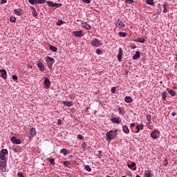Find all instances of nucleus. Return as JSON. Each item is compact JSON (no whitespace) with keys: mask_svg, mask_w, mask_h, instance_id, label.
<instances>
[{"mask_svg":"<svg viewBox=\"0 0 177 177\" xmlns=\"http://www.w3.org/2000/svg\"><path fill=\"white\" fill-rule=\"evenodd\" d=\"M117 132H118V130L116 129L115 131L111 130L108 131L106 134V140H112V139H114L117 136Z\"/></svg>","mask_w":177,"mask_h":177,"instance_id":"f257e3e1","label":"nucleus"},{"mask_svg":"<svg viewBox=\"0 0 177 177\" xmlns=\"http://www.w3.org/2000/svg\"><path fill=\"white\" fill-rule=\"evenodd\" d=\"M8 149H2L0 151V160L1 161H6V156H8Z\"/></svg>","mask_w":177,"mask_h":177,"instance_id":"f03ea898","label":"nucleus"},{"mask_svg":"<svg viewBox=\"0 0 177 177\" xmlns=\"http://www.w3.org/2000/svg\"><path fill=\"white\" fill-rule=\"evenodd\" d=\"M91 45L92 46H94L95 48H99V46H102V43H100V41H99V39L94 38L92 39Z\"/></svg>","mask_w":177,"mask_h":177,"instance_id":"7ed1b4c3","label":"nucleus"},{"mask_svg":"<svg viewBox=\"0 0 177 177\" xmlns=\"http://www.w3.org/2000/svg\"><path fill=\"white\" fill-rule=\"evenodd\" d=\"M47 64H48V68H52L53 64H55V59L50 57H46Z\"/></svg>","mask_w":177,"mask_h":177,"instance_id":"20e7f679","label":"nucleus"},{"mask_svg":"<svg viewBox=\"0 0 177 177\" xmlns=\"http://www.w3.org/2000/svg\"><path fill=\"white\" fill-rule=\"evenodd\" d=\"M115 26L118 27V28H124L125 27V23L124 21L118 19V21H115Z\"/></svg>","mask_w":177,"mask_h":177,"instance_id":"39448f33","label":"nucleus"},{"mask_svg":"<svg viewBox=\"0 0 177 177\" xmlns=\"http://www.w3.org/2000/svg\"><path fill=\"white\" fill-rule=\"evenodd\" d=\"M0 171L6 172V160H0Z\"/></svg>","mask_w":177,"mask_h":177,"instance_id":"423d86ee","label":"nucleus"},{"mask_svg":"<svg viewBox=\"0 0 177 177\" xmlns=\"http://www.w3.org/2000/svg\"><path fill=\"white\" fill-rule=\"evenodd\" d=\"M158 136H160V131L157 129H155L151 133V138H152V139H158Z\"/></svg>","mask_w":177,"mask_h":177,"instance_id":"0eeeda50","label":"nucleus"},{"mask_svg":"<svg viewBox=\"0 0 177 177\" xmlns=\"http://www.w3.org/2000/svg\"><path fill=\"white\" fill-rule=\"evenodd\" d=\"M30 137L29 139L30 140H31V139H32V138H34V136H35L37 135V131L35 130V128L32 127L30 129Z\"/></svg>","mask_w":177,"mask_h":177,"instance_id":"6e6552de","label":"nucleus"},{"mask_svg":"<svg viewBox=\"0 0 177 177\" xmlns=\"http://www.w3.org/2000/svg\"><path fill=\"white\" fill-rule=\"evenodd\" d=\"M37 67H39L40 71H44V70H45V65L44 64V62L41 60H39L37 62Z\"/></svg>","mask_w":177,"mask_h":177,"instance_id":"1a4fd4ad","label":"nucleus"},{"mask_svg":"<svg viewBox=\"0 0 177 177\" xmlns=\"http://www.w3.org/2000/svg\"><path fill=\"white\" fill-rule=\"evenodd\" d=\"M10 140L14 145H21L20 139H17L16 137H11Z\"/></svg>","mask_w":177,"mask_h":177,"instance_id":"9d476101","label":"nucleus"},{"mask_svg":"<svg viewBox=\"0 0 177 177\" xmlns=\"http://www.w3.org/2000/svg\"><path fill=\"white\" fill-rule=\"evenodd\" d=\"M44 85L46 88H49L50 86V80H49L48 77H45Z\"/></svg>","mask_w":177,"mask_h":177,"instance_id":"9b49d317","label":"nucleus"},{"mask_svg":"<svg viewBox=\"0 0 177 177\" xmlns=\"http://www.w3.org/2000/svg\"><path fill=\"white\" fill-rule=\"evenodd\" d=\"M122 55H123L122 48H119V53H118V62H122Z\"/></svg>","mask_w":177,"mask_h":177,"instance_id":"f8f14e48","label":"nucleus"},{"mask_svg":"<svg viewBox=\"0 0 177 177\" xmlns=\"http://www.w3.org/2000/svg\"><path fill=\"white\" fill-rule=\"evenodd\" d=\"M0 74H1V77L3 78V80H6L7 78V73H6V70L5 69H0Z\"/></svg>","mask_w":177,"mask_h":177,"instance_id":"ddd939ff","label":"nucleus"},{"mask_svg":"<svg viewBox=\"0 0 177 177\" xmlns=\"http://www.w3.org/2000/svg\"><path fill=\"white\" fill-rule=\"evenodd\" d=\"M61 103L67 107H71L73 104V101H62Z\"/></svg>","mask_w":177,"mask_h":177,"instance_id":"4468645a","label":"nucleus"},{"mask_svg":"<svg viewBox=\"0 0 177 177\" xmlns=\"http://www.w3.org/2000/svg\"><path fill=\"white\" fill-rule=\"evenodd\" d=\"M73 35L75 37H81L84 36V34H82V30L73 31Z\"/></svg>","mask_w":177,"mask_h":177,"instance_id":"2eb2a0df","label":"nucleus"},{"mask_svg":"<svg viewBox=\"0 0 177 177\" xmlns=\"http://www.w3.org/2000/svg\"><path fill=\"white\" fill-rule=\"evenodd\" d=\"M82 26L84 28H86V30H91V28H92V26H91V25L86 24V22H82Z\"/></svg>","mask_w":177,"mask_h":177,"instance_id":"dca6fc26","label":"nucleus"},{"mask_svg":"<svg viewBox=\"0 0 177 177\" xmlns=\"http://www.w3.org/2000/svg\"><path fill=\"white\" fill-rule=\"evenodd\" d=\"M14 12L17 16H21L23 15V10L20 8L15 9Z\"/></svg>","mask_w":177,"mask_h":177,"instance_id":"f3484780","label":"nucleus"},{"mask_svg":"<svg viewBox=\"0 0 177 177\" xmlns=\"http://www.w3.org/2000/svg\"><path fill=\"white\" fill-rule=\"evenodd\" d=\"M124 102H126V103H132L133 102V99H132V97L131 96H127L124 97Z\"/></svg>","mask_w":177,"mask_h":177,"instance_id":"a211bd4d","label":"nucleus"},{"mask_svg":"<svg viewBox=\"0 0 177 177\" xmlns=\"http://www.w3.org/2000/svg\"><path fill=\"white\" fill-rule=\"evenodd\" d=\"M118 110L119 114H121V115H124V114H125V108L118 107Z\"/></svg>","mask_w":177,"mask_h":177,"instance_id":"6ab92c4d","label":"nucleus"},{"mask_svg":"<svg viewBox=\"0 0 177 177\" xmlns=\"http://www.w3.org/2000/svg\"><path fill=\"white\" fill-rule=\"evenodd\" d=\"M123 132L126 133V135H129V129L127 126L124 125L122 127Z\"/></svg>","mask_w":177,"mask_h":177,"instance_id":"aec40b11","label":"nucleus"},{"mask_svg":"<svg viewBox=\"0 0 177 177\" xmlns=\"http://www.w3.org/2000/svg\"><path fill=\"white\" fill-rule=\"evenodd\" d=\"M140 57V52L136 51V54L133 56V60H138Z\"/></svg>","mask_w":177,"mask_h":177,"instance_id":"412c9836","label":"nucleus"},{"mask_svg":"<svg viewBox=\"0 0 177 177\" xmlns=\"http://www.w3.org/2000/svg\"><path fill=\"white\" fill-rule=\"evenodd\" d=\"M145 177H151V171L145 170L144 174Z\"/></svg>","mask_w":177,"mask_h":177,"instance_id":"4be33fe9","label":"nucleus"},{"mask_svg":"<svg viewBox=\"0 0 177 177\" xmlns=\"http://www.w3.org/2000/svg\"><path fill=\"white\" fill-rule=\"evenodd\" d=\"M111 121L112 122H115L116 124H120V122H121V120H120V118H112Z\"/></svg>","mask_w":177,"mask_h":177,"instance_id":"5701e85b","label":"nucleus"},{"mask_svg":"<svg viewBox=\"0 0 177 177\" xmlns=\"http://www.w3.org/2000/svg\"><path fill=\"white\" fill-rule=\"evenodd\" d=\"M145 41L146 40L145 39V38H137L136 39V42H140V44H145Z\"/></svg>","mask_w":177,"mask_h":177,"instance_id":"b1692460","label":"nucleus"},{"mask_svg":"<svg viewBox=\"0 0 177 177\" xmlns=\"http://www.w3.org/2000/svg\"><path fill=\"white\" fill-rule=\"evenodd\" d=\"M167 96H168V93H167V91H163L162 93V98L163 100H167Z\"/></svg>","mask_w":177,"mask_h":177,"instance_id":"393cba45","label":"nucleus"},{"mask_svg":"<svg viewBox=\"0 0 177 177\" xmlns=\"http://www.w3.org/2000/svg\"><path fill=\"white\" fill-rule=\"evenodd\" d=\"M47 160L48 161H50V163L51 164V165H55V158H47Z\"/></svg>","mask_w":177,"mask_h":177,"instance_id":"a878e982","label":"nucleus"},{"mask_svg":"<svg viewBox=\"0 0 177 177\" xmlns=\"http://www.w3.org/2000/svg\"><path fill=\"white\" fill-rule=\"evenodd\" d=\"M50 49L52 50V52H57V48L55 47L53 45H50Z\"/></svg>","mask_w":177,"mask_h":177,"instance_id":"bb28decb","label":"nucleus"},{"mask_svg":"<svg viewBox=\"0 0 177 177\" xmlns=\"http://www.w3.org/2000/svg\"><path fill=\"white\" fill-rule=\"evenodd\" d=\"M127 167L131 169V168L136 167V163H135V162H132L131 165H127Z\"/></svg>","mask_w":177,"mask_h":177,"instance_id":"cd10ccee","label":"nucleus"},{"mask_svg":"<svg viewBox=\"0 0 177 177\" xmlns=\"http://www.w3.org/2000/svg\"><path fill=\"white\" fill-rule=\"evenodd\" d=\"M95 154L98 158H102V151H98Z\"/></svg>","mask_w":177,"mask_h":177,"instance_id":"c85d7f7f","label":"nucleus"},{"mask_svg":"<svg viewBox=\"0 0 177 177\" xmlns=\"http://www.w3.org/2000/svg\"><path fill=\"white\" fill-rule=\"evenodd\" d=\"M46 2V0H35V3L41 4V3H45Z\"/></svg>","mask_w":177,"mask_h":177,"instance_id":"c756f323","label":"nucleus"},{"mask_svg":"<svg viewBox=\"0 0 177 177\" xmlns=\"http://www.w3.org/2000/svg\"><path fill=\"white\" fill-rule=\"evenodd\" d=\"M147 5H151V6H153L154 5V1L153 0H147Z\"/></svg>","mask_w":177,"mask_h":177,"instance_id":"7c9ffc66","label":"nucleus"},{"mask_svg":"<svg viewBox=\"0 0 177 177\" xmlns=\"http://www.w3.org/2000/svg\"><path fill=\"white\" fill-rule=\"evenodd\" d=\"M61 153L64 154V156H66V154H68V151L66 149H61Z\"/></svg>","mask_w":177,"mask_h":177,"instance_id":"2f4dec72","label":"nucleus"},{"mask_svg":"<svg viewBox=\"0 0 177 177\" xmlns=\"http://www.w3.org/2000/svg\"><path fill=\"white\" fill-rule=\"evenodd\" d=\"M62 24H64V21L59 19L57 22V26H62Z\"/></svg>","mask_w":177,"mask_h":177,"instance_id":"473e14b6","label":"nucleus"},{"mask_svg":"<svg viewBox=\"0 0 177 177\" xmlns=\"http://www.w3.org/2000/svg\"><path fill=\"white\" fill-rule=\"evenodd\" d=\"M118 35L120 36V37H123L124 38H125V37H127V33L125 32H120L118 33Z\"/></svg>","mask_w":177,"mask_h":177,"instance_id":"72a5a7b5","label":"nucleus"},{"mask_svg":"<svg viewBox=\"0 0 177 177\" xmlns=\"http://www.w3.org/2000/svg\"><path fill=\"white\" fill-rule=\"evenodd\" d=\"M85 169L86 171H87L88 172H91V171H92V169L91 168V167L89 165H86L85 166Z\"/></svg>","mask_w":177,"mask_h":177,"instance_id":"f704fd0d","label":"nucleus"},{"mask_svg":"<svg viewBox=\"0 0 177 177\" xmlns=\"http://www.w3.org/2000/svg\"><path fill=\"white\" fill-rule=\"evenodd\" d=\"M169 95H171V96H175V95H176V93H175V91L174 90L169 91Z\"/></svg>","mask_w":177,"mask_h":177,"instance_id":"c9c22d12","label":"nucleus"},{"mask_svg":"<svg viewBox=\"0 0 177 177\" xmlns=\"http://www.w3.org/2000/svg\"><path fill=\"white\" fill-rule=\"evenodd\" d=\"M10 21H11V23H15L16 22V17H11L10 18Z\"/></svg>","mask_w":177,"mask_h":177,"instance_id":"e433bc0d","label":"nucleus"},{"mask_svg":"<svg viewBox=\"0 0 177 177\" xmlns=\"http://www.w3.org/2000/svg\"><path fill=\"white\" fill-rule=\"evenodd\" d=\"M162 8H163V13H167V12L168 11V10L167 9V6L166 4H164L162 6Z\"/></svg>","mask_w":177,"mask_h":177,"instance_id":"4c0bfd02","label":"nucleus"},{"mask_svg":"<svg viewBox=\"0 0 177 177\" xmlns=\"http://www.w3.org/2000/svg\"><path fill=\"white\" fill-rule=\"evenodd\" d=\"M60 6H62V3H55L53 8H60Z\"/></svg>","mask_w":177,"mask_h":177,"instance_id":"58836bf2","label":"nucleus"},{"mask_svg":"<svg viewBox=\"0 0 177 177\" xmlns=\"http://www.w3.org/2000/svg\"><path fill=\"white\" fill-rule=\"evenodd\" d=\"M146 120H147V121H150L151 120V115H150V114L147 115Z\"/></svg>","mask_w":177,"mask_h":177,"instance_id":"ea45409f","label":"nucleus"},{"mask_svg":"<svg viewBox=\"0 0 177 177\" xmlns=\"http://www.w3.org/2000/svg\"><path fill=\"white\" fill-rule=\"evenodd\" d=\"M47 5H48L49 6H52L53 8L54 6V3H53V1H47Z\"/></svg>","mask_w":177,"mask_h":177,"instance_id":"a19ab883","label":"nucleus"},{"mask_svg":"<svg viewBox=\"0 0 177 177\" xmlns=\"http://www.w3.org/2000/svg\"><path fill=\"white\" fill-rule=\"evenodd\" d=\"M95 53H96L97 55H102V50H100V49H97L96 51H95Z\"/></svg>","mask_w":177,"mask_h":177,"instance_id":"79ce46f5","label":"nucleus"},{"mask_svg":"<svg viewBox=\"0 0 177 177\" xmlns=\"http://www.w3.org/2000/svg\"><path fill=\"white\" fill-rule=\"evenodd\" d=\"M32 13L33 17H37V16H38V13L37 12V10L32 11Z\"/></svg>","mask_w":177,"mask_h":177,"instance_id":"37998d69","label":"nucleus"},{"mask_svg":"<svg viewBox=\"0 0 177 177\" xmlns=\"http://www.w3.org/2000/svg\"><path fill=\"white\" fill-rule=\"evenodd\" d=\"M136 133H139V132H140V126L137 125L136 126Z\"/></svg>","mask_w":177,"mask_h":177,"instance_id":"c03bdc74","label":"nucleus"},{"mask_svg":"<svg viewBox=\"0 0 177 177\" xmlns=\"http://www.w3.org/2000/svg\"><path fill=\"white\" fill-rule=\"evenodd\" d=\"M70 165V162H68V161H65V162H64V165L65 166V167H67V168H68V165Z\"/></svg>","mask_w":177,"mask_h":177,"instance_id":"a18cd8bd","label":"nucleus"},{"mask_svg":"<svg viewBox=\"0 0 177 177\" xmlns=\"http://www.w3.org/2000/svg\"><path fill=\"white\" fill-rule=\"evenodd\" d=\"M29 3H30V5H35V0H28Z\"/></svg>","mask_w":177,"mask_h":177,"instance_id":"49530a36","label":"nucleus"},{"mask_svg":"<svg viewBox=\"0 0 177 177\" xmlns=\"http://www.w3.org/2000/svg\"><path fill=\"white\" fill-rule=\"evenodd\" d=\"M77 139H79V140H82V139H84V136H82L81 134H79L77 135Z\"/></svg>","mask_w":177,"mask_h":177,"instance_id":"de8ad7c7","label":"nucleus"},{"mask_svg":"<svg viewBox=\"0 0 177 177\" xmlns=\"http://www.w3.org/2000/svg\"><path fill=\"white\" fill-rule=\"evenodd\" d=\"M163 165H165V167H167V165H168V160L165 159L163 161Z\"/></svg>","mask_w":177,"mask_h":177,"instance_id":"09e8293b","label":"nucleus"},{"mask_svg":"<svg viewBox=\"0 0 177 177\" xmlns=\"http://www.w3.org/2000/svg\"><path fill=\"white\" fill-rule=\"evenodd\" d=\"M84 3H91V0H82Z\"/></svg>","mask_w":177,"mask_h":177,"instance_id":"8fccbe9b","label":"nucleus"},{"mask_svg":"<svg viewBox=\"0 0 177 177\" xmlns=\"http://www.w3.org/2000/svg\"><path fill=\"white\" fill-rule=\"evenodd\" d=\"M17 176L18 177H25L24 175H23V173L22 172H19L17 174Z\"/></svg>","mask_w":177,"mask_h":177,"instance_id":"3c124183","label":"nucleus"},{"mask_svg":"<svg viewBox=\"0 0 177 177\" xmlns=\"http://www.w3.org/2000/svg\"><path fill=\"white\" fill-rule=\"evenodd\" d=\"M126 3H130L131 5V3H133V0H126Z\"/></svg>","mask_w":177,"mask_h":177,"instance_id":"603ef678","label":"nucleus"},{"mask_svg":"<svg viewBox=\"0 0 177 177\" xmlns=\"http://www.w3.org/2000/svg\"><path fill=\"white\" fill-rule=\"evenodd\" d=\"M12 80H14V81L17 80V75H12Z\"/></svg>","mask_w":177,"mask_h":177,"instance_id":"864d4df0","label":"nucleus"},{"mask_svg":"<svg viewBox=\"0 0 177 177\" xmlns=\"http://www.w3.org/2000/svg\"><path fill=\"white\" fill-rule=\"evenodd\" d=\"M111 91L112 93H115V87H112Z\"/></svg>","mask_w":177,"mask_h":177,"instance_id":"5fc2aeb1","label":"nucleus"},{"mask_svg":"<svg viewBox=\"0 0 177 177\" xmlns=\"http://www.w3.org/2000/svg\"><path fill=\"white\" fill-rule=\"evenodd\" d=\"M30 9H31L32 12H35V10H36L35 8H34L33 6H31Z\"/></svg>","mask_w":177,"mask_h":177,"instance_id":"6e6d98bb","label":"nucleus"},{"mask_svg":"<svg viewBox=\"0 0 177 177\" xmlns=\"http://www.w3.org/2000/svg\"><path fill=\"white\" fill-rule=\"evenodd\" d=\"M133 127H135V123H131L130 128H133Z\"/></svg>","mask_w":177,"mask_h":177,"instance_id":"4d7b16f0","label":"nucleus"},{"mask_svg":"<svg viewBox=\"0 0 177 177\" xmlns=\"http://www.w3.org/2000/svg\"><path fill=\"white\" fill-rule=\"evenodd\" d=\"M57 125H62V120H58V121H57Z\"/></svg>","mask_w":177,"mask_h":177,"instance_id":"13d9d810","label":"nucleus"},{"mask_svg":"<svg viewBox=\"0 0 177 177\" xmlns=\"http://www.w3.org/2000/svg\"><path fill=\"white\" fill-rule=\"evenodd\" d=\"M144 127L145 126L143 124H140V131L143 130Z\"/></svg>","mask_w":177,"mask_h":177,"instance_id":"bf43d9fd","label":"nucleus"},{"mask_svg":"<svg viewBox=\"0 0 177 177\" xmlns=\"http://www.w3.org/2000/svg\"><path fill=\"white\" fill-rule=\"evenodd\" d=\"M151 124V120H147V125H150Z\"/></svg>","mask_w":177,"mask_h":177,"instance_id":"052dcab7","label":"nucleus"},{"mask_svg":"<svg viewBox=\"0 0 177 177\" xmlns=\"http://www.w3.org/2000/svg\"><path fill=\"white\" fill-rule=\"evenodd\" d=\"M171 115H172L173 117H175V115H176V113L172 112V113H171Z\"/></svg>","mask_w":177,"mask_h":177,"instance_id":"680f3d73","label":"nucleus"},{"mask_svg":"<svg viewBox=\"0 0 177 177\" xmlns=\"http://www.w3.org/2000/svg\"><path fill=\"white\" fill-rule=\"evenodd\" d=\"M1 3H2V4L6 3V0H1Z\"/></svg>","mask_w":177,"mask_h":177,"instance_id":"e2e57ef3","label":"nucleus"},{"mask_svg":"<svg viewBox=\"0 0 177 177\" xmlns=\"http://www.w3.org/2000/svg\"><path fill=\"white\" fill-rule=\"evenodd\" d=\"M127 174H128L130 177H132V174L131 173V171H129V173H127Z\"/></svg>","mask_w":177,"mask_h":177,"instance_id":"0e129e2a","label":"nucleus"},{"mask_svg":"<svg viewBox=\"0 0 177 177\" xmlns=\"http://www.w3.org/2000/svg\"><path fill=\"white\" fill-rule=\"evenodd\" d=\"M176 60L177 62V54L176 55Z\"/></svg>","mask_w":177,"mask_h":177,"instance_id":"69168bd1","label":"nucleus"},{"mask_svg":"<svg viewBox=\"0 0 177 177\" xmlns=\"http://www.w3.org/2000/svg\"><path fill=\"white\" fill-rule=\"evenodd\" d=\"M136 177H140V176H139V175H137V176H136Z\"/></svg>","mask_w":177,"mask_h":177,"instance_id":"338daca9","label":"nucleus"},{"mask_svg":"<svg viewBox=\"0 0 177 177\" xmlns=\"http://www.w3.org/2000/svg\"><path fill=\"white\" fill-rule=\"evenodd\" d=\"M106 177H111V176H106Z\"/></svg>","mask_w":177,"mask_h":177,"instance_id":"774afa93","label":"nucleus"}]
</instances>
